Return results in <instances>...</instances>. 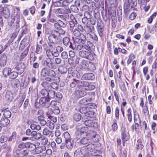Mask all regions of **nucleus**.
Returning <instances> with one entry per match:
<instances>
[{"label": "nucleus", "mask_w": 157, "mask_h": 157, "mask_svg": "<svg viewBox=\"0 0 157 157\" xmlns=\"http://www.w3.org/2000/svg\"><path fill=\"white\" fill-rule=\"evenodd\" d=\"M61 55L62 58L64 59H67L68 57V53L66 51L62 52L61 53Z\"/></svg>", "instance_id": "nucleus-52"}, {"label": "nucleus", "mask_w": 157, "mask_h": 157, "mask_svg": "<svg viewBox=\"0 0 157 157\" xmlns=\"http://www.w3.org/2000/svg\"><path fill=\"white\" fill-rule=\"evenodd\" d=\"M82 67L85 69H89V65L87 61L83 60L81 63Z\"/></svg>", "instance_id": "nucleus-38"}, {"label": "nucleus", "mask_w": 157, "mask_h": 157, "mask_svg": "<svg viewBox=\"0 0 157 157\" xmlns=\"http://www.w3.org/2000/svg\"><path fill=\"white\" fill-rule=\"evenodd\" d=\"M5 98L8 101L11 102L13 100V94L10 90H8L6 93Z\"/></svg>", "instance_id": "nucleus-18"}, {"label": "nucleus", "mask_w": 157, "mask_h": 157, "mask_svg": "<svg viewBox=\"0 0 157 157\" xmlns=\"http://www.w3.org/2000/svg\"><path fill=\"white\" fill-rule=\"evenodd\" d=\"M18 138L16 132H13L11 136L9 137L8 140L9 142H14Z\"/></svg>", "instance_id": "nucleus-27"}, {"label": "nucleus", "mask_w": 157, "mask_h": 157, "mask_svg": "<svg viewBox=\"0 0 157 157\" xmlns=\"http://www.w3.org/2000/svg\"><path fill=\"white\" fill-rule=\"evenodd\" d=\"M86 39V36L83 34L80 35V37H75L73 39L75 43L79 44L82 43H83Z\"/></svg>", "instance_id": "nucleus-9"}, {"label": "nucleus", "mask_w": 157, "mask_h": 157, "mask_svg": "<svg viewBox=\"0 0 157 157\" xmlns=\"http://www.w3.org/2000/svg\"><path fill=\"white\" fill-rule=\"evenodd\" d=\"M42 135L41 133L34 131L31 138L34 139L36 140H39L40 139Z\"/></svg>", "instance_id": "nucleus-24"}, {"label": "nucleus", "mask_w": 157, "mask_h": 157, "mask_svg": "<svg viewBox=\"0 0 157 157\" xmlns=\"http://www.w3.org/2000/svg\"><path fill=\"white\" fill-rule=\"evenodd\" d=\"M85 36H86V37H87L89 40L95 41H97L98 40V37L94 33H93L92 34L87 33L86 34Z\"/></svg>", "instance_id": "nucleus-19"}, {"label": "nucleus", "mask_w": 157, "mask_h": 157, "mask_svg": "<svg viewBox=\"0 0 157 157\" xmlns=\"http://www.w3.org/2000/svg\"><path fill=\"white\" fill-rule=\"evenodd\" d=\"M78 54L80 57L90 60H93L94 59V56H95L93 52L89 50L80 51Z\"/></svg>", "instance_id": "nucleus-2"}, {"label": "nucleus", "mask_w": 157, "mask_h": 157, "mask_svg": "<svg viewBox=\"0 0 157 157\" xmlns=\"http://www.w3.org/2000/svg\"><path fill=\"white\" fill-rule=\"evenodd\" d=\"M36 145L29 142L26 143V148H28L30 151H33L36 149Z\"/></svg>", "instance_id": "nucleus-28"}, {"label": "nucleus", "mask_w": 157, "mask_h": 157, "mask_svg": "<svg viewBox=\"0 0 157 157\" xmlns=\"http://www.w3.org/2000/svg\"><path fill=\"white\" fill-rule=\"evenodd\" d=\"M83 44L84 49L87 50L92 51L95 48V46L93 45V43L90 41H87Z\"/></svg>", "instance_id": "nucleus-10"}, {"label": "nucleus", "mask_w": 157, "mask_h": 157, "mask_svg": "<svg viewBox=\"0 0 157 157\" xmlns=\"http://www.w3.org/2000/svg\"><path fill=\"white\" fill-rule=\"evenodd\" d=\"M82 22L85 25H86L89 21V20L85 17H83L82 19Z\"/></svg>", "instance_id": "nucleus-64"}, {"label": "nucleus", "mask_w": 157, "mask_h": 157, "mask_svg": "<svg viewBox=\"0 0 157 157\" xmlns=\"http://www.w3.org/2000/svg\"><path fill=\"white\" fill-rule=\"evenodd\" d=\"M67 148L69 150H71L74 146V140H71L65 141Z\"/></svg>", "instance_id": "nucleus-22"}, {"label": "nucleus", "mask_w": 157, "mask_h": 157, "mask_svg": "<svg viewBox=\"0 0 157 157\" xmlns=\"http://www.w3.org/2000/svg\"><path fill=\"white\" fill-rule=\"evenodd\" d=\"M127 112L128 113L127 114L128 119L130 122H131L132 121L131 109L130 108H129L127 110Z\"/></svg>", "instance_id": "nucleus-50"}, {"label": "nucleus", "mask_w": 157, "mask_h": 157, "mask_svg": "<svg viewBox=\"0 0 157 157\" xmlns=\"http://www.w3.org/2000/svg\"><path fill=\"white\" fill-rule=\"evenodd\" d=\"M136 147L137 150H142L144 146L142 144L141 139H139L137 140Z\"/></svg>", "instance_id": "nucleus-31"}, {"label": "nucleus", "mask_w": 157, "mask_h": 157, "mask_svg": "<svg viewBox=\"0 0 157 157\" xmlns=\"http://www.w3.org/2000/svg\"><path fill=\"white\" fill-rule=\"evenodd\" d=\"M86 126L89 127H93L94 128H97L98 127V124L97 122H93L90 120H86L84 122Z\"/></svg>", "instance_id": "nucleus-12"}, {"label": "nucleus", "mask_w": 157, "mask_h": 157, "mask_svg": "<svg viewBox=\"0 0 157 157\" xmlns=\"http://www.w3.org/2000/svg\"><path fill=\"white\" fill-rule=\"evenodd\" d=\"M118 128L117 125L116 123L114 122L112 126V129L113 132L116 131Z\"/></svg>", "instance_id": "nucleus-61"}, {"label": "nucleus", "mask_w": 157, "mask_h": 157, "mask_svg": "<svg viewBox=\"0 0 157 157\" xmlns=\"http://www.w3.org/2000/svg\"><path fill=\"white\" fill-rule=\"evenodd\" d=\"M40 139L41 140L43 144L44 145H46L47 144L48 142V139L44 136H42Z\"/></svg>", "instance_id": "nucleus-55"}, {"label": "nucleus", "mask_w": 157, "mask_h": 157, "mask_svg": "<svg viewBox=\"0 0 157 157\" xmlns=\"http://www.w3.org/2000/svg\"><path fill=\"white\" fill-rule=\"evenodd\" d=\"M56 103V102L54 101H52L50 102L48 98L43 97L40 99L39 103H35V106L36 107H39L44 106V107L48 108L50 106H52L55 105Z\"/></svg>", "instance_id": "nucleus-1"}, {"label": "nucleus", "mask_w": 157, "mask_h": 157, "mask_svg": "<svg viewBox=\"0 0 157 157\" xmlns=\"http://www.w3.org/2000/svg\"><path fill=\"white\" fill-rule=\"evenodd\" d=\"M33 132L34 131H32L30 129H28L26 131V135L31 137Z\"/></svg>", "instance_id": "nucleus-59"}, {"label": "nucleus", "mask_w": 157, "mask_h": 157, "mask_svg": "<svg viewBox=\"0 0 157 157\" xmlns=\"http://www.w3.org/2000/svg\"><path fill=\"white\" fill-rule=\"evenodd\" d=\"M77 85L79 88L83 87V81L77 80Z\"/></svg>", "instance_id": "nucleus-60"}, {"label": "nucleus", "mask_w": 157, "mask_h": 157, "mask_svg": "<svg viewBox=\"0 0 157 157\" xmlns=\"http://www.w3.org/2000/svg\"><path fill=\"white\" fill-rule=\"evenodd\" d=\"M16 69L19 71L20 74L23 73L25 69V66L23 63H20L18 64L16 67Z\"/></svg>", "instance_id": "nucleus-17"}, {"label": "nucleus", "mask_w": 157, "mask_h": 157, "mask_svg": "<svg viewBox=\"0 0 157 157\" xmlns=\"http://www.w3.org/2000/svg\"><path fill=\"white\" fill-rule=\"evenodd\" d=\"M63 136L66 140L65 141L71 140V136L68 132H65L63 133Z\"/></svg>", "instance_id": "nucleus-49"}, {"label": "nucleus", "mask_w": 157, "mask_h": 157, "mask_svg": "<svg viewBox=\"0 0 157 157\" xmlns=\"http://www.w3.org/2000/svg\"><path fill=\"white\" fill-rule=\"evenodd\" d=\"M15 19L13 18L8 23V25L10 28V29L13 30L14 28V23Z\"/></svg>", "instance_id": "nucleus-47"}, {"label": "nucleus", "mask_w": 157, "mask_h": 157, "mask_svg": "<svg viewBox=\"0 0 157 157\" xmlns=\"http://www.w3.org/2000/svg\"><path fill=\"white\" fill-rule=\"evenodd\" d=\"M56 92L52 88H50L48 90V99L50 100L51 98H55Z\"/></svg>", "instance_id": "nucleus-21"}, {"label": "nucleus", "mask_w": 157, "mask_h": 157, "mask_svg": "<svg viewBox=\"0 0 157 157\" xmlns=\"http://www.w3.org/2000/svg\"><path fill=\"white\" fill-rule=\"evenodd\" d=\"M91 99L90 98L88 99L86 98H84L82 99L79 102V103L82 105H88L89 101H90V100Z\"/></svg>", "instance_id": "nucleus-39"}, {"label": "nucleus", "mask_w": 157, "mask_h": 157, "mask_svg": "<svg viewBox=\"0 0 157 157\" xmlns=\"http://www.w3.org/2000/svg\"><path fill=\"white\" fill-rule=\"evenodd\" d=\"M3 115L5 118L8 119L11 116V113L10 111L6 109L4 111Z\"/></svg>", "instance_id": "nucleus-37"}, {"label": "nucleus", "mask_w": 157, "mask_h": 157, "mask_svg": "<svg viewBox=\"0 0 157 157\" xmlns=\"http://www.w3.org/2000/svg\"><path fill=\"white\" fill-rule=\"evenodd\" d=\"M52 113L53 109H52L49 108L47 113V116L48 119L51 121H52L54 123H55L57 121V118L55 117L50 115V114H52Z\"/></svg>", "instance_id": "nucleus-16"}, {"label": "nucleus", "mask_w": 157, "mask_h": 157, "mask_svg": "<svg viewBox=\"0 0 157 157\" xmlns=\"http://www.w3.org/2000/svg\"><path fill=\"white\" fill-rule=\"evenodd\" d=\"M63 42L65 46L74 49V48L71 42H70L69 38L66 36L64 37L63 39Z\"/></svg>", "instance_id": "nucleus-8"}, {"label": "nucleus", "mask_w": 157, "mask_h": 157, "mask_svg": "<svg viewBox=\"0 0 157 157\" xmlns=\"http://www.w3.org/2000/svg\"><path fill=\"white\" fill-rule=\"evenodd\" d=\"M83 76L86 79L89 80H92L95 78V76L92 73H88L84 74Z\"/></svg>", "instance_id": "nucleus-29"}, {"label": "nucleus", "mask_w": 157, "mask_h": 157, "mask_svg": "<svg viewBox=\"0 0 157 157\" xmlns=\"http://www.w3.org/2000/svg\"><path fill=\"white\" fill-rule=\"evenodd\" d=\"M94 29V27L93 26H89L86 25L84 26V30L87 33H89L90 32H91Z\"/></svg>", "instance_id": "nucleus-32"}, {"label": "nucleus", "mask_w": 157, "mask_h": 157, "mask_svg": "<svg viewBox=\"0 0 157 157\" xmlns=\"http://www.w3.org/2000/svg\"><path fill=\"white\" fill-rule=\"evenodd\" d=\"M81 143L83 144H86L90 143V140L87 138L83 137L80 141Z\"/></svg>", "instance_id": "nucleus-42"}, {"label": "nucleus", "mask_w": 157, "mask_h": 157, "mask_svg": "<svg viewBox=\"0 0 157 157\" xmlns=\"http://www.w3.org/2000/svg\"><path fill=\"white\" fill-rule=\"evenodd\" d=\"M85 147L86 149V151L89 153L90 152H92L95 149H94V144H88L86 147Z\"/></svg>", "instance_id": "nucleus-26"}, {"label": "nucleus", "mask_w": 157, "mask_h": 157, "mask_svg": "<svg viewBox=\"0 0 157 157\" xmlns=\"http://www.w3.org/2000/svg\"><path fill=\"white\" fill-rule=\"evenodd\" d=\"M85 147L76 150L74 153L75 157H89V153L86 151Z\"/></svg>", "instance_id": "nucleus-4"}, {"label": "nucleus", "mask_w": 157, "mask_h": 157, "mask_svg": "<svg viewBox=\"0 0 157 157\" xmlns=\"http://www.w3.org/2000/svg\"><path fill=\"white\" fill-rule=\"evenodd\" d=\"M71 20L69 22V25L71 30H73L74 28L77 24V22L74 17L72 16H71Z\"/></svg>", "instance_id": "nucleus-20"}, {"label": "nucleus", "mask_w": 157, "mask_h": 157, "mask_svg": "<svg viewBox=\"0 0 157 157\" xmlns=\"http://www.w3.org/2000/svg\"><path fill=\"white\" fill-rule=\"evenodd\" d=\"M79 111L82 113L84 114L85 115L87 112V109L85 107H82L79 109Z\"/></svg>", "instance_id": "nucleus-62"}, {"label": "nucleus", "mask_w": 157, "mask_h": 157, "mask_svg": "<svg viewBox=\"0 0 157 157\" xmlns=\"http://www.w3.org/2000/svg\"><path fill=\"white\" fill-rule=\"evenodd\" d=\"M85 116L89 117L92 118L94 116V112L91 111H87V112L85 114Z\"/></svg>", "instance_id": "nucleus-56"}, {"label": "nucleus", "mask_w": 157, "mask_h": 157, "mask_svg": "<svg viewBox=\"0 0 157 157\" xmlns=\"http://www.w3.org/2000/svg\"><path fill=\"white\" fill-rule=\"evenodd\" d=\"M84 16L85 17L89 20L92 17L91 14L89 12L85 11L84 13Z\"/></svg>", "instance_id": "nucleus-58"}, {"label": "nucleus", "mask_w": 157, "mask_h": 157, "mask_svg": "<svg viewBox=\"0 0 157 157\" xmlns=\"http://www.w3.org/2000/svg\"><path fill=\"white\" fill-rule=\"evenodd\" d=\"M88 129V128L87 127H82L81 128L80 131L81 135H82V134H85L86 135H87Z\"/></svg>", "instance_id": "nucleus-46"}, {"label": "nucleus", "mask_w": 157, "mask_h": 157, "mask_svg": "<svg viewBox=\"0 0 157 157\" xmlns=\"http://www.w3.org/2000/svg\"><path fill=\"white\" fill-rule=\"evenodd\" d=\"M10 121L8 118L2 117L0 120V124L3 127L7 126L10 123Z\"/></svg>", "instance_id": "nucleus-23"}, {"label": "nucleus", "mask_w": 157, "mask_h": 157, "mask_svg": "<svg viewBox=\"0 0 157 157\" xmlns=\"http://www.w3.org/2000/svg\"><path fill=\"white\" fill-rule=\"evenodd\" d=\"M46 53L48 58H51V56H53V54L52 51L50 49H47L46 50Z\"/></svg>", "instance_id": "nucleus-53"}, {"label": "nucleus", "mask_w": 157, "mask_h": 157, "mask_svg": "<svg viewBox=\"0 0 157 157\" xmlns=\"http://www.w3.org/2000/svg\"><path fill=\"white\" fill-rule=\"evenodd\" d=\"M39 94V96H42L44 97H48V91L45 89H43L41 90Z\"/></svg>", "instance_id": "nucleus-34"}, {"label": "nucleus", "mask_w": 157, "mask_h": 157, "mask_svg": "<svg viewBox=\"0 0 157 157\" xmlns=\"http://www.w3.org/2000/svg\"><path fill=\"white\" fill-rule=\"evenodd\" d=\"M52 132L46 128H44L43 130L42 133L44 135L48 136L52 133Z\"/></svg>", "instance_id": "nucleus-45"}, {"label": "nucleus", "mask_w": 157, "mask_h": 157, "mask_svg": "<svg viewBox=\"0 0 157 157\" xmlns=\"http://www.w3.org/2000/svg\"><path fill=\"white\" fill-rule=\"evenodd\" d=\"M55 98H56L59 100L61 99L63 97L62 94L60 92H57L56 94V93Z\"/></svg>", "instance_id": "nucleus-63"}, {"label": "nucleus", "mask_w": 157, "mask_h": 157, "mask_svg": "<svg viewBox=\"0 0 157 157\" xmlns=\"http://www.w3.org/2000/svg\"><path fill=\"white\" fill-rule=\"evenodd\" d=\"M44 63L48 68L52 70L55 69L57 67V65L55 63L54 60L51 58H46Z\"/></svg>", "instance_id": "nucleus-5"}, {"label": "nucleus", "mask_w": 157, "mask_h": 157, "mask_svg": "<svg viewBox=\"0 0 157 157\" xmlns=\"http://www.w3.org/2000/svg\"><path fill=\"white\" fill-rule=\"evenodd\" d=\"M134 121L135 129H136L137 127H139V126L141 127L140 119L138 114H134Z\"/></svg>", "instance_id": "nucleus-14"}, {"label": "nucleus", "mask_w": 157, "mask_h": 157, "mask_svg": "<svg viewBox=\"0 0 157 157\" xmlns=\"http://www.w3.org/2000/svg\"><path fill=\"white\" fill-rule=\"evenodd\" d=\"M46 147L44 146H43L36 147V152L38 153H40L42 151H45L46 150Z\"/></svg>", "instance_id": "nucleus-43"}, {"label": "nucleus", "mask_w": 157, "mask_h": 157, "mask_svg": "<svg viewBox=\"0 0 157 157\" xmlns=\"http://www.w3.org/2000/svg\"><path fill=\"white\" fill-rule=\"evenodd\" d=\"M81 116L80 114L77 113L74 115L73 117L74 120L76 121H79L81 118Z\"/></svg>", "instance_id": "nucleus-51"}, {"label": "nucleus", "mask_w": 157, "mask_h": 157, "mask_svg": "<svg viewBox=\"0 0 157 157\" xmlns=\"http://www.w3.org/2000/svg\"><path fill=\"white\" fill-rule=\"evenodd\" d=\"M57 103L55 104V105L52 106H51V108L53 109V112L55 114H58L60 113V110L59 107L56 106Z\"/></svg>", "instance_id": "nucleus-30"}, {"label": "nucleus", "mask_w": 157, "mask_h": 157, "mask_svg": "<svg viewBox=\"0 0 157 157\" xmlns=\"http://www.w3.org/2000/svg\"><path fill=\"white\" fill-rule=\"evenodd\" d=\"M58 69L59 72L62 74L66 73L67 71V68L63 66L59 67Z\"/></svg>", "instance_id": "nucleus-41"}, {"label": "nucleus", "mask_w": 157, "mask_h": 157, "mask_svg": "<svg viewBox=\"0 0 157 157\" xmlns=\"http://www.w3.org/2000/svg\"><path fill=\"white\" fill-rule=\"evenodd\" d=\"M18 75V72L14 71H11V72L9 75V78L11 79L15 78Z\"/></svg>", "instance_id": "nucleus-40"}, {"label": "nucleus", "mask_w": 157, "mask_h": 157, "mask_svg": "<svg viewBox=\"0 0 157 157\" xmlns=\"http://www.w3.org/2000/svg\"><path fill=\"white\" fill-rule=\"evenodd\" d=\"M90 136L91 138L93 141L94 142H98L100 139V136L99 135L96 134V132L94 131H90Z\"/></svg>", "instance_id": "nucleus-13"}, {"label": "nucleus", "mask_w": 157, "mask_h": 157, "mask_svg": "<svg viewBox=\"0 0 157 157\" xmlns=\"http://www.w3.org/2000/svg\"><path fill=\"white\" fill-rule=\"evenodd\" d=\"M11 69L9 67L5 68L3 70L2 72L4 76L5 77H9V75L11 72Z\"/></svg>", "instance_id": "nucleus-25"}, {"label": "nucleus", "mask_w": 157, "mask_h": 157, "mask_svg": "<svg viewBox=\"0 0 157 157\" xmlns=\"http://www.w3.org/2000/svg\"><path fill=\"white\" fill-rule=\"evenodd\" d=\"M7 59L6 55L3 54L0 55V67H3L6 65Z\"/></svg>", "instance_id": "nucleus-15"}, {"label": "nucleus", "mask_w": 157, "mask_h": 157, "mask_svg": "<svg viewBox=\"0 0 157 157\" xmlns=\"http://www.w3.org/2000/svg\"><path fill=\"white\" fill-rule=\"evenodd\" d=\"M73 33L75 36L77 37H78L79 36H80V35H81L79 31L77 29H75L74 30Z\"/></svg>", "instance_id": "nucleus-57"}, {"label": "nucleus", "mask_w": 157, "mask_h": 157, "mask_svg": "<svg viewBox=\"0 0 157 157\" xmlns=\"http://www.w3.org/2000/svg\"><path fill=\"white\" fill-rule=\"evenodd\" d=\"M83 87H85V90H93L95 88L94 85L86 81H83Z\"/></svg>", "instance_id": "nucleus-11"}, {"label": "nucleus", "mask_w": 157, "mask_h": 157, "mask_svg": "<svg viewBox=\"0 0 157 157\" xmlns=\"http://www.w3.org/2000/svg\"><path fill=\"white\" fill-rule=\"evenodd\" d=\"M77 97L78 98H80L85 96L86 93L84 91L81 90H78L76 92Z\"/></svg>", "instance_id": "nucleus-36"}, {"label": "nucleus", "mask_w": 157, "mask_h": 157, "mask_svg": "<svg viewBox=\"0 0 157 157\" xmlns=\"http://www.w3.org/2000/svg\"><path fill=\"white\" fill-rule=\"evenodd\" d=\"M130 4L128 2H126L124 5V12L126 14H128V12L129 11Z\"/></svg>", "instance_id": "nucleus-33"}, {"label": "nucleus", "mask_w": 157, "mask_h": 157, "mask_svg": "<svg viewBox=\"0 0 157 157\" xmlns=\"http://www.w3.org/2000/svg\"><path fill=\"white\" fill-rule=\"evenodd\" d=\"M42 50V48L41 45L37 44L35 53L36 54H40Z\"/></svg>", "instance_id": "nucleus-44"}, {"label": "nucleus", "mask_w": 157, "mask_h": 157, "mask_svg": "<svg viewBox=\"0 0 157 157\" xmlns=\"http://www.w3.org/2000/svg\"><path fill=\"white\" fill-rule=\"evenodd\" d=\"M60 35L59 32L55 30H52L51 34L48 36V39L50 42L53 43L54 44L56 43V40L58 39V37Z\"/></svg>", "instance_id": "nucleus-6"}, {"label": "nucleus", "mask_w": 157, "mask_h": 157, "mask_svg": "<svg viewBox=\"0 0 157 157\" xmlns=\"http://www.w3.org/2000/svg\"><path fill=\"white\" fill-rule=\"evenodd\" d=\"M52 52L53 54V56L55 57H58L59 55V54L58 52L56 49V47H55L52 50Z\"/></svg>", "instance_id": "nucleus-54"}, {"label": "nucleus", "mask_w": 157, "mask_h": 157, "mask_svg": "<svg viewBox=\"0 0 157 157\" xmlns=\"http://www.w3.org/2000/svg\"><path fill=\"white\" fill-rule=\"evenodd\" d=\"M40 76L42 77H55L56 75L55 71L53 70L50 69L46 67L43 68L41 70L40 72Z\"/></svg>", "instance_id": "nucleus-3"}, {"label": "nucleus", "mask_w": 157, "mask_h": 157, "mask_svg": "<svg viewBox=\"0 0 157 157\" xmlns=\"http://www.w3.org/2000/svg\"><path fill=\"white\" fill-rule=\"evenodd\" d=\"M36 55L33 52H31L30 56V61L31 63V62H34L36 59Z\"/></svg>", "instance_id": "nucleus-35"}, {"label": "nucleus", "mask_w": 157, "mask_h": 157, "mask_svg": "<svg viewBox=\"0 0 157 157\" xmlns=\"http://www.w3.org/2000/svg\"><path fill=\"white\" fill-rule=\"evenodd\" d=\"M121 135L122 140L124 141H127L129 139V133L125 127L122 128Z\"/></svg>", "instance_id": "nucleus-7"}, {"label": "nucleus", "mask_w": 157, "mask_h": 157, "mask_svg": "<svg viewBox=\"0 0 157 157\" xmlns=\"http://www.w3.org/2000/svg\"><path fill=\"white\" fill-rule=\"evenodd\" d=\"M94 153L95 156L100 155L101 154V151L98 150H95L92 152H90L89 153V157H92V154Z\"/></svg>", "instance_id": "nucleus-48"}]
</instances>
